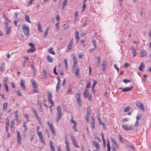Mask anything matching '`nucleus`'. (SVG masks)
Segmentation results:
<instances>
[{"label": "nucleus", "instance_id": "obj_19", "mask_svg": "<svg viewBox=\"0 0 151 151\" xmlns=\"http://www.w3.org/2000/svg\"><path fill=\"white\" fill-rule=\"evenodd\" d=\"M73 39H72L71 40H70V42H69L68 44V50H70L71 49V47L73 45Z\"/></svg>", "mask_w": 151, "mask_h": 151}, {"label": "nucleus", "instance_id": "obj_31", "mask_svg": "<svg viewBox=\"0 0 151 151\" xmlns=\"http://www.w3.org/2000/svg\"><path fill=\"white\" fill-rule=\"evenodd\" d=\"M35 48H32L31 47L30 49H29L27 51V52H32L35 51Z\"/></svg>", "mask_w": 151, "mask_h": 151}, {"label": "nucleus", "instance_id": "obj_32", "mask_svg": "<svg viewBox=\"0 0 151 151\" xmlns=\"http://www.w3.org/2000/svg\"><path fill=\"white\" fill-rule=\"evenodd\" d=\"M32 110L34 113L35 116L36 118L39 117L37 114V112L35 110V109H33Z\"/></svg>", "mask_w": 151, "mask_h": 151}, {"label": "nucleus", "instance_id": "obj_26", "mask_svg": "<svg viewBox=\"0 0 151 151\" xmlns=\"http://www.w3.org/2000/svg\"><path fill=\"white\" fill-rule=\"evenodd\" d=\"M47 59L48 61L50 63H51L53 61V60L49 55H47Z\"/></svg>", "mask_w": 151, "mask_h": 151}, {"label": "nucleus", "instance_id": "obj_41", "mask_svg": "<svg viewBox=\"0 0 151 151\" xmlns=\"http://www.w3.org/2000/svg\"><path fill=\"white\" fill-rule=\"evenodd\" d=\"M26 122H23V127H24V130L25 131H26L27 130V127L26 125Z\"/></svg>", "mask_w": 151, "mask_h": 151}, {"label": "nucleus", "instance_id": "obj_18", "mask_svg": "<svg viewBox=\"0 0 151 151\" xmlns=\"http://www.w3.org/2000/svg\"><path fill=\"white\" fill-rule=\"evenodd\" d=\"M132 52L134 57H135L137 55V53L136 49L134 47L132 48Z\"/></svg>", "mask_w": 151, "mask_h": 151}, {"label": "nucleus", "instance_id": "obj_39", "mask_svg": "<svg viewBox=\"0 0 151 151\" xmlns=\"http://www.w3.org/2000/svg\"><path fill=\"white\" fill-rule=\"evenodd\" d=\"M37 135L39 136V138L42 137H43L42 134L41 132L37 131Z\"/></svg>", "mask_w": 151, "mask_h": 151}, {"label": "nucleus", "instance_id": "obj_3", "mask_svg": "<svg viewBox=\"0 0 151 151\" xmlns=\"http://www.w3.org/2000/svg\"><path fill=\"white\" fill-rule=\"evenodd\" d=\"M62 116L61 109L59 106H57V122L61 118Z\"/></svg>", "mask_w": 151, "mask_h": 151}, {"label": "nucleus", "instance_id": "obj_33", "mask_svg": "<svg viewBox=\"0 0 151 151\" xmlns=\"http://www.w3.org/2000/svg\"><path fill=\"white\" fill-rule=\"evenodd\" d=\"M79 72V68H77L75 72V74L76 76L77 77H78V76Z\"/></svg>", "mask_w": 151, "mask_h": 151}, {"label": "nucleus", "instance_id": "obj_9", "mask_svg": "<svg viewBox=\"0 0 151 151\" xmlns=\"http://www.w3.org/2000/svg\"><path fill=\"white\" fill-rule=\"evenodd\" d=\"M140 57H145L147 55V53L145 50H142L140 52Z\"/></svg>", "mask_w": 151, "mask_h": 151}, {"label": "nucleus", "instance_id": "obj_62", "mask_svg": "<svg viewBox=\"0 0 151 151\" xmlns=\"http://www.w3.org/2000/svg\"><path fill=\"white\" fill-rule=\"evenodd\" d=\"M16 93H17V95L19 96H21L22 95V94H21V93L20 91L19 90L17 91L16 92Z\"/></svg>", "mask_w": 151, "mask_h": 151}, {"label": "nucleus", "instance_id": "obj_21", "mask_svg": "<svg viewBox=\"0 0 151 151\" xmlns=\"http://www.w3.org/2000/svg\"><path fill=\"white\" fill-rule=\"evenodd\" d=\"M73 60L74 62L73 67L74 68V67H76L77 65V60L75 57V56H74L73 58Z\"/></svg>", "mask_w": 151, "mask_h": 151}, {"label": "nucleus", "instance_id": "obj_23", "mask_svg": "<svg viewBox=\"0 0 151 151\" xmlns=\"http://www.w3.org/2000/svg\"><path fill=\"white\" fill-rule=\"evenodd\" d=\"M32 84V86L33 87H36L37 86L35 80L33 78H32L30 80Z\"/></svg>", "mask_w": 151, "mask_h": 151}, {"label": "nucleus", "instance_id": "obj_27", "mask_svg": "<svg viewBox=\"0 0 151 151\" xmlns=\"http://www.w3.org/2000/svg\"><path fill=\"white\" fill-rule=\"evenodd\" d=\"M7 103L5 102L3 104V110L4 111H5L7 109Z\"/></svg>", "mask_w": 151, "mask_h": 151}, {"label": "nucleus", "instance_id": "obj_17", "mask_svg": "<svg viewBox=\"0 0 151 151\" xmlns=\"http://www.w3.org/2000/svg\"><path fill=\"white\" fill-rule=\"evenodd\" d=\"M92 143L93 146L96 148V149L97 150L99 149L100 147V146L99 144L96 141L93 142Z\"/></svg>", "mask_w": 151, "mask_h": 151}, {"label": "nucleus", "instance_id": "obj_44", "mask_svg": "<svg viewBox=\"0 0 151 151\" xmlns=\"http://www.w3.org/2000/svg\"><path fill=\"white\" fill-rule=\"evenodd\" d=\"M129 147L132 150H133L134 151H135V148L134 145L131 144L129 146Z\"/></svg>", "mask_w": 151, "mask_h": 151}, {"label": "nucleus", "instance_id": "obj_28", "mask_svg": "<svg viewBox=\"0 0 151 151\" xmlns=\"http://www.w3.org/2000/svg\"><path fill=\"white\" fill-rule=\"evenodd\" d=\"M25 20L27 22H28L29 23H31V21H30V19H29V17L28 15H25Z\"/></svg>", "mask_w": 151, "mask_h": 151}, {"label": "nucleus", "instance_id": "obj_56", "mask_svg": "<svg viewBox=\"0 0 151 151\" xmlns=\"http://www.w3.org/2000/svg\"><path fill=\"white\" fill-rule=\"evenodd\" d=\"M119 140L122 143H124V140L122 137L120 135H119Z\"/></svg>", "mask_w": 151, "mask_h": 151}, {"label": "nucleus", "instance_id": "obj_7", "mask_svg": "<svg viewBox=\"0 0 151 151\" xmlns=\"http://www.w3.org/2000/svg\"><path fill=\"white\" fill-rule=\"evenodd\" d=\"M17 142L18 143L20 144L21 143V137L20 135V132L18 131H17Z\"/></svg>", "mask_w": 151, "mask_h": 151}, {"label": "nucleus", "instance_id": "obj_24", "mask_svg": "<svg viewBox=\"0 0 151 151\" xmlns=\"http://www.w3.org/2000/svg\"><path fill=\"white\" fill-rule=\"evenodd\" d=\"M43 78L44 79H46L47 78V73L46 70H43Z\"/></svg>", "mask_w": 151, "mask_h": 151}, {"label": "nucleus", "instance_id": "obj_30", "mask_svg": "<svg viewBox=\"0 0 151 151\" xmlns=\"http://www.w3.org/2000/svg\"><path fill=\"white\" fill-rule=\"evenodd\" d=\"M53 49L52 47H50L48 50V52L51 54H52L53 55H54L55 54V52L53 50Z\"/></svg>", "mask_w": 151, "mask_h": 151}, {"label": "nucleus", "instance_id": "obj_53", "mask_svg": "<svg viewBox=\"0 0 151 151\" xmlns=\"http://www.w3.org/2000/svg\"><path fill=\"white\" fill-rule=\"evenodd\" d=\"M88 92H84L83 94V96L84 98H86L88 95Z\"/></svg>", "mask_w": 151, "mask_h": 151}, {"label": "nucleus", "instance_id": "obj_64", "mask_svg": "<svg viewBox=\"0 0 151 151\" xmlns=\"http://www.w3.org/2000/svg\"><path fill=\"white\" fill-rule=\"evenodd\" d=\"M29 45L31 47L35 48V46L34 44L32 43H29Z\"/></svg>", "mask_w": 151, "mask_h": 151}, {"label": "nucleus", "instance_id": "obj_6", "mask_svg": "<svg viewBox=\"0 0 151 151\" xmlns=\"http://www.w3.org/2000/svg\"><path fill=\"white\" fill-rule=\"evenodd\" d=\"M70 122L73 124V129L75 130V132H76L77 131V129H76V127L77 126V123L76 122L73 120V118H71L70 120Z\"/></svg>", "mask_w": 151, "mask_h": 151}, {"label": "nucleus", "instance_id": "obj_43", "mask_svg": "<svg viewBox=\"0 0 151 151\" xmlns=\"http://www.w3.org/2000/svg\"><path fill=\"white\" fill-rule=\"evenodd\" d=\"M101 136H102V141L104 143H105V146H106L105 140L104 139V135H103V133L102 132L101 133Z\"/></svg>", "mask_w": 151, "mask_h": 151}, {"label": "nucleus", "instance_id": "obj_52", "mask_svg": "<svg viewBox=\"0 0 151 151\" xmlns=\"http://www.w3.org/2000/svg\"><path fill=\"white\" fill-rule=\"evenodd\" d=\"M72 141L73 143L76 142L75 138L74 136H72L71 137Z\"/></svg>", "mask_w": 151, "mask_h": 151}, {"label": "nucleus", "instance_id": "obj_48", "mask_svg": "<svg viewBox=\"0 0 151 151\" xmlns=\"http://www.w3.org/2000/svg\"><path fill=\"white\" fill-rule=\"evenodd\" d=\"M36 119L38 121L39 123L40 124H42V121L41 120V118L39 117H38Z\"/></svg>", "mask_w": 151, "mask_h": 151}, {"label": "nucleus", "instance_id": "obj_46", "mask_svg": "<svg viewBox=\"0 0 151 151\" xmlns=\"http://www.w3.org/2000/svg\"><path fill=\"white\" fill-rule=\"evenodd\" d=\"M91 85V83L90 81H88L87 82V86L86 88H90Z\"/></svg>", "mask_w": 151, "mask_h": 151}, {"label": "nucleus", "instance_id": "obj_34", "mask_svg": "<svg viewBox=\"0 0 151 151\" xmlns=\"http://www.w3.org/2000/svg\"><path fill=\"white\" fill-rule=\"evenodd\" d=\"M3 84L4 86L5 89L6 91L7 92L8 91L9 89L7 85V83H6L4 82V83H3Z\"/></svg>", "mask_w": 151, "mask_h": 151}, {"label": "nucleus", "instance_id": "obj_63", "mask_svg": "<svg viewBox=\"0 0 151 151\" xmlns=\"http://www.w3.org/2000/svg\"><path fill=\"white\" fill-rule=\"evenodd\" d=\"M25 118L27 121H28L29 120V117L27 114H25Z\"/></svg>", "mask_w": 151, "mask_h": 151}, {"label": "nucleus", "instance_id": "obj_49", "mask_svg": "<svg viewBox=\"0 0 151 151\" xmlns=\"http://www.w3.org/2000/svg\"><path fill=\"white\" fill-rule=\"evenodd\" d=\"M64 63L65 64V68L67 69L68 67L67 61L65 59L64 60Z\"/></svg>", "mask_w": 151, "mask_h": 151}, {"label": "nucleus", "instance_id": "obj_15", "mask_svg": "<svg viewBox=\"0 0 151 151\" xmlns=\"http://www.w3.org/2000/svg\"><path fill=\"white\" fill-rule=\"evenodd\" d=\"M5 29L6 30V35H9L10 34V31H11V26H9L6 27H5Z\"/></svg>", "mask_w": 151, "mask_h": 151}, {"label": "nucleus", "instance_id": "obj_1", "mask_svg": "<svg viewBox=\"0 0 151 151\" xmlns=\"http://www.w3.org/2000/svg\"><path fill=\"white\" fill-rule=\"evenodd\" d=\"M47 99L49 102L51 104L50 109L52 111L51 108L55 104L54 102L52 100V93L50 92H47Z\"/></svg>", "mask_w": 151, "mask_h": 151}, {"label": "nucleus", "instance_id": "obj_20", "mask_svg": "<svg viewBox=\"0 0 151 151\" xmlns=\"http://www.w3.org/2000/svg\"><path fill=\"white\" fill-rule=\"evenodd\" d=\"M57 79H58V82L57 83V90H58V89L60 87L61 81L60 80L59 76H58V78H57Z\"/></svg>", "mask_w": 151, "mask_h": 151}, {"label": "nucleus", "instance_id": "obj_45", "mask_svg": "<svg viewBox=\"0 0 151 151\" xmlns=\"http://www.w3.org/2000/svg\"><path fill=\"white\" fill-rule=\"evenodd\" d=\"M111 141L112 143H113L115 145V146L117 148V147L118 146V145L117 144L116 142L115 141L114 139H111Z\"/></svg>", "mask_w": 151, "mask_h": 151}, {"label": "nucleus", "instance_id": "obj_14", "mask_svg": "<svg viewBox=\"0 0 151 151\" xmlns=\"http://www.w3.org/2000/svg\"><path fill=\"white\" fill-rule=\"evenodd\" d=\"M133 86H131L130 88L127 87L122 89V91L123 92H127L132 90L133 88Z\"/></svg>", "mask_w": 151, "mask_h": 151}, {"label": "nucleus", "instance_id": "obj_25", "mask_svg": "<svg viewBox=\"0 0 151 151\" xmlns=\"http://www.w3.org/2000/svg\"><path fill=\"white\" fill-rule=\"evenodd\" d=\"M87 110V116H89L91 114V111L90 107L89 106H88Z\"/></svg>", "mask_w": 151, "mask_h": 151}, {"label": "nucleus", "instance_id": "obj_36", "mask_svg": "<svg viewBox=\"0 0 151 151\" xmlns=\"http://www.w3.org/2000/svg\"><path fill=\"white\" fill-rule=\"evenodd\" d=\"M99 119H100V120H99V123L100 124H101L102 125L103 127V128H105V124H104V123L103 122L101 121V119H100V118H99Z\"/></svg>", "mask_w": 151, "mask_h": 151}, {"label": "nucleus", "instance_id": "obj_8", "mask_svg": "<svg viewBox=\"0 0 151 151\" xmlns=\"http://www.w3.org/2000/svg\"><path fill=\"white\" fill-rule=\"evenodd\" d=\"M122 127L126 131H129L134 129V128L131 125L127 127L126 125H124L122 126Z\"/></svg>", "mask_w": 151, "mask_h": 151}, {"label": "nucleus", "instance_id": "obj_35", "mask_svg": "<svg viewBox=\"0 0 151 151\" xmlns=\"http://www.w3.org/2000/svg\"><path fill=\"white\" fill-rule=\"evenodd\" d=\"M37 103L38 105L39 106L40 108H41V107H42V105H41V101H40V99L38 98H37Z\"/></svg>", "mask_w": 151, "mask_h": 151}, {"label": "nucleus", "instance_id": "obj_22", "mask_svg": "<svg viewBox=\"0 0 151 151\" xmlns=\"http://www.w3.org/2000/svg\"><path fill=\"white\" fill-rule=\"evenodd\" d=\"M102 63H103V65H102V70L103 71H104L106 69V66L107 64V63L106 61H104V62L103 61Z\"/></svg>", "mask_w": 151, "mask_h": 151}, {"label": "nucleus", "instance_id": "obj_57", "mask_svg": "<svg viewBox=\"0 0 151 151\" xmlns=\"http://www.w3.org/2000/svg\"><path fill=\"white\" fill-rule=\"evenodd\" d=\"M80 94H76V97L77 100L80 99Z\"/></svg>", "mask_w": 151, "mask_h": 151}, {"label": "nucleus", "instance_id": "obj_12", "mask_svg": "<svg viewBox=\"0 0 151 151\" xmlns=\"http://www.w3.org/2000/svg\"><path fill=\"white\" fill-rule=\"evenodd\" d=\"M38 30L40 32H42V27L41 24L40 23L39 21H38V24H37Z\"/></svg>", "mask_w": 151, "mask_h": 151}, {"label": "nucleus", "instance_id": "obj_55", "mask_svg": "<svg viewBox=\"0 0 151 151\" xmlns=\"http://www.w3.org/2000/svg\"><path fill=\"white\" fill-rule=\"evenodd\" d=\"M130 110V107H126L124 109V111L127 112L128 111Z\"/></svg>", "mask_w": 151, "mask_h": 151}, {"label": "nucleus", "instance_id": "obj_51", "mask_svg": "<svg viewBox=\"0 0 151 151\" xmlns=\"http://www.w3.org/2000/svg\"><path fill=\"white\" fill-rule=\"evenodd\" d=\"M77 102H78V104H79V106L80 107H81V106H82V103L81 101V99H80L78 100H77Z\"/></svg>", "mask_w": 151, "mask_h": 151}, {"label": "nucleus", "instance_id": "obj_5", "mask_svg": "<svg viewBox=\"0 0 151 151\" xmlns=\"http://www.w3.org/2000/svg\"><path fill=\"white\" fill-rule=\"evenodd\" d=\"M92 44L93 45L94 47L92 48L90 51V52H92L93 51L95 50L97 46L96 45V40L94 37H93L92 41Z\"/></svg>", "mask_w": 151, "mask_h": 151}, {"label": "nucleus", "instance_id": "obj_10", "mask_svg": "<svg viewBox=\"0 0 151 151\" xmlns=\"http://www.w3.org/2000/svg\"><path fill=\"white\" fill-rule=\"evenodd\" d=\"M136 105L141 110H144V107L143 105L141 102H137L136 104Z\"/></svg>", "mask_w": 151, "mask_h": 151}, {"label": "nucleus", "instance_id": "obj_13", "mask_svg": "<svg viewBox=\"0 0 151 151\" xmlns=\"http://www.w3.org/2000/svg\"><path fill=\"white\" fill-rule=\"evenodd\" d=\"M50 144L51 149L52 151H55V147L54 146V144L53 143L52 141H50Z\"/></svg>", "mask_w": 151, "mask_h": 151}, {"label": "nucleus", "instance_id": "obj_58", "mask_svg": "<svg viewBox=\"0 0 151 151\" xmlns=\"http://www.w3.org/2000/svg\"><path fill=\"white\" fill-rule=\"evenodd\" d=\"M67 2V0H64L63 3V7H64Z\"/></svg>", "mask_w": 151, "mask_h": 151}, {"label": "nucleus", "instance_id": "obj_11", "mask_svg": "<svg viewBox=\"0 0 151 151\" xmlns=\"http://www.w3.org/2000/svg\"><path fill=\"white\" fill-rule=\"evenodd\" d=\"M25 83L23 79H21V82L20 83V86L21 87L24 89L26 90V88L24 84Z\"/></svg>", "mask_w": 151, "mask_h": 151}, {"label": "nucleus", "instance_id": "obj_37", "mask_svg": "<svg viewBox=\"0 0 151 151\" xmlns=\"http://www.w3.org/2000/svg\"><path fill=\"white\" fill-rule=\"evenodd\" d=\"M3 17L5 20V22H9L7 17L4 14H3Z\"/></svg>", "mask_w": 151, "mask_h": 151}, {"label": "nucleus", "instance_id": "obj_42", "mask_svg": "<svg viewBox=\"0 0 151 151\" xmlns=\"http://www.w3.org/2000/svg\"><path fill=\"white\" fill-rule=\"evenodd\" d=\"M9 120H8L6 122V128L7 129H8L9 127Z\"/></svg>", "mask_w": 151, "mask_h": 151}, {"label": "nucleus", "instance_id": "obj_38", "mask_svg": "<svg viewBox=\"0 0 151 151\" xmlns=\"http://www.w3.org/2000/svg\"><path fill=\"white\" fill-rule=\"evenodd\" d=\"M86 0H84L83 3V9L82 10V11H83L85 8L86 7Z\"/></svg>", "mask_w": 151, "mask_h": 151}, {"label": "nucleus", "instance_id": "obj_4", "mask_svg": "<svg viewBox=\"0 0 151 151\" xmlns=\"http://www.w3.org/2000/svg\"><path fill=\"white\" fill-rule=\"evenodd\" d=\"M47 123L49 126V128L52 133L53 134L55 135L56 133L53 127L52 124L50 122L48 121Z\"/></svg>", "mask_w": 151, "mask_h": 151}, {"label": "nucleus", "instance_id": "obj_16", "mask_svg": "<svg viewBox=\"0 0 151 151\" xmlns=\"http://www.w3.org/2000/svg\"><path fill=\"white\" fill-rule=\"evenodd\" d=\"M143 63V62L142 63L139 67V69L140 71H142L145 67V65Z\"/></svg>", "mask_w": 151, "mask_h": 151}, {"label": "nucleus", "instance_id": "obj_29", "mask_svg": "<svg viewBox=\"0 0 151 151\" xmlns=\"http://www.w3.org/2000/svg\"><path fill=\"white\" fill-rule=\"evenodd\" d=\"M65 142L66 145V147L69 146L68 137L66 136H65Z\"/></svg>", "mask_w": 151, "mask_h": 151}, {"label": "nucleus", "instance_id": "obj_61", "mask_svg": "<svg viewBox=\"0 0 151 151\" xmlns=\"http://www.w3.org/2000/svg\"><path fill=\"white\" fill-rule=\"evenodd\" d=\"M74 146L77 147H79V146L77 144V142L73 143Z\"/></svg>", "mask_w": 151, "mask_h": 151}, {"label": "nucleus", "instance_id": "obj_50", "mask_svg": "<svg viewBox=\"0 0 151 151\" xmlns=\"http://www.w3.org/2000/svg\"><path fill=\"white\" fill-rule=\"evenodd\" d=\"M34 88V91L35 93H38V88L37 87V86L35 87H33Z\"/></svg>", "mask_w": 151, "mask_h": 151}, {"label": "nucleus", "instance_id": "obj_60", "mask_svg": "<svg viewBox=\"0 0 151 151\" xmlns=\"http://www.w3.org/2000/svg\"><path fill=\"white\" fill-rule=\"evenodd\" d=\"M34 133L33 132L32 133V134L31 135V141H32L34 139Z\"/></svg>", "mask_w": 151, "mask_h": 151}, {"label": "nucleus", "instance_id": "obj_47", "mask_svg": "<svg viewBox=\"0 0 151 151\" xmlns=\"http://www.w3.org/2000/svg\"><path fill=\"white\" fill-rule=\"evenodd\" d=\"M78 13L77 12H76L75 13V16L74 20V22L76 21V20L78 17Z\"/></svg>", "mask_w": 151, "mask_h": 151}, {"label": "nucleus", "instance_id": "obj_2", "mask_svg": "<svg viewBox=\"0 0 151 151\" xmlns=\"http://www.w3.org/2000/svg\"><path fill=\"white\" fill-rule=\"evenodd\" d=\"M22 28L26 36L28 37L29 35V29L28 27L25 24L22 25Z\"/></svg>", "mask_w": 151, "mask_h": 151}, {"label": "nucleus", "instance_id": "obj_40", "mask_svg": "<svg viewBox=\"0 0 151 151\" xmlns=\"http://www.w3.org/2000/svg\"><path fill=\"white\" fill-rule=\"evenodd\" d=\"M39 138L40 141L43 143V145L44 146H45V143L43 137H42L40 138Z\"/></svg>", "mask_w": 151, "mask_h": 151}, {"label": "nucleus", "instance_id": "obj_59", "mask_svg": "<svg viewBox=\"0 0 151 151\" xmlns=\"http://www.w3.org/2000/svg\"><path fill=\"white\" fill-rule=\"evenodd\" d=\"M8 81V79L7 77L5 78L4 79V82L3 83H4V82L6 83H7V81Z\"/></svg>", "mask_w": 151, "mask_h": 151}, {"label": "nucleus", "instance_id": "obj_54", "mask_svg": "<svg viewBox=\"0 0 151 151\" xmlns=\"http://www.w3.org/2000/svg\"><path fill=\"white\" fill-rule=\"evenodd\" d=\"M123 81L125 83H127L130 82V81L128 79H125Z\"/></svg>", "mask_w": 151, "mask_h": 151}]
</instances>
